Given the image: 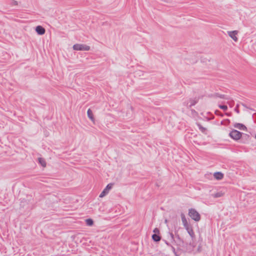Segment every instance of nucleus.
Masks as SVG:
<instances>
[{"label":"nucleus","mask_w":256,"mask_h":256,"mask_svg":"<svg viewBox=\"0 0 256 256\" xmlns=\"http://www.w3.org/2000/svg\"><path fill=\"white\" fill-rule=\"evenodd\" d=\"M189 216L194 220L198 222L200 219L199 213L194 208H190L188 210Z\"/></svg>","instance_id":"f257e3e1"},{"label":"nucleus","mask_w":256,"mask_h":256,"mask_svg":"<svg viewBox=\"0 0 256 256\" xmlns=\"http://www.w3.org/2000/svg\"><path fill=\"white\" fill-rule=\"evenodd\" d=\"M73 48L76 50L88 51L90 50V47L86 44H78L74 45Z\"/></svg>","instance_id":"f03ea898"},{"label":"nucleus","mask_w":256,"mask_h":256,"mask_svg":"<svg viewBox=\"0 0 256 256\" xmlns=\"http://www.w3.org/2000/svg\"><path fill=\"white\" fill-rule=\"evenodd\" d=\"M113 186V184L110 183L108 184L103 191L100 193L99 197L102 198L108 194L110 190L112 188Z\"/></svg>","instance_id":"7ed1b4c3"},{"label":"nucleus","mask_w":256,"mask_h":256,"mask_svg":"<svg viewBox=\"0 0 256 256\" xmlns=\"http://www.w3.org/2000/svg\"><path fill=\"white\" fill-rule=\"evenodd\" d=\"M230 136L234 140L240 139V132L237 130H232L229 134Z\"/></svg>","instance_id":"20e7f679"},{"label":"nucleus","mask_w":256,"mask_h":256,"mask_svg":"<svg viewBox=\"0 0 256 256\" xmlns=\"http://www.w3.org/2000/svg\"><path fill=\"white\" fill-rule=\"evenodd\" d=\"M228 36L234 41L238 40V32L237 30L230 31L228 32Z\"/></svg>","instance_id":"39448f33"},{"label":"nucleus","mask_w":256,"mask_h":256,"mask_svg":"<svg viewBox=\"0 0 256 256\" xmlns=\"http://www.w3.org/2000/svg\"><path fill=\"white\" fill-rule=\"evenodd\" d=\"M36 32L40 35L44 34L46 30L45 29L40 26H38L36 28Z\"/></svg>","instance_id":"423d86ee"},{"label":"nucleus","mask_w":256,"mask_h":256,"mask_svg":"<svg viewBox=\"0 0 256 256\" xmlns=\"http://www.w3.org/2000/svg\"><path fill=\"white\" fill-rule=\"evenodd\" d=\"M87 114H88V118L92 120V122L94 124L95 120H94V114H93L92 112V110L90 109V108L88 109V110L87 111Z\"/></svg>","instance_id":"0eeeda50"},{"label":"nucleus","mask_w":256,"mask_h":256,"mask_svg":"<svg viewBox=\"0 0 256 256\" xmlns=\"http://www.w3.org/2000/svg\"><path fill=\"white\" fill-rule=\"evenodd\" d=\"M214 178L216 180H220L224 178V174L221 172H216L214 174Z\"/></svg>","instance_id":"6e6552de"},{"label":"nucleus","mask_w":256,"mask_h":256,"mask_svg":"<svg viewBox=\"0 0 256 256\" xmlns=\"http://www.w3.org/2000/svg\"><path fill=\"white\" fill-rule=\"evenodd\" d=\"M185 228L186 230L188 232L190 235V236L192 238H194V233L193 231L192 228L189 226L188 227Z\"/></svg>","instance_id":"1a4fd4ad"},{"label":"nucleus","mask_w":256,"mask_h":256,"mask_svg":"<svg viewBox=\"0 0 256 256\" xmlns=\"http://www.w3.org/2000/svg\"><path fill=\"white\" fill-rule=\"evenodd\" d=\"M181 218H182V224H184V228L189 226V224L186 220V219L184 214H181Z\"/></svg>","instance_id":"9d476101"},{"label":"nucleus","mask_w":256,"mask_h":256,"mask_svg":"<svg viewBox=\"0 0 256 256\" xmlns=\"http://www.w3.org/2000/svg\"><path fill=\"white\" fill-rule=\"evenodd\" d=\"M249 138V135L245 134H242L241 132V140H242L243 142H247Z\"/></svg>","instance_id":"9b49d317"},{"label":"nucleus","mask_w":256,"mask_h":256,"mask_svg":"<svg viewBox=\"0 0 256 256\" xmlns=\"http://www.w3.org/2000/svg\"><path fill=\"white\" fill-rule=\"evenodd\" d=\"M152 238L155 242H159L161 238L160 236V234H153L152 236Z\"/></svg>","instance_id":"f8f14e48"},{"label":"nucleus","mask_w":256,"mask_h":256,"mask_svg":"<svg viewBox=\"0 0 256 256\" xmlns=\"http://www.w3.org/2000/svg\"><path fill=\"white\" fill-rule=\"evenodd\" d=\"M38 161L40 164L43 166L46 167V162L45 160L42 158H39Z\"/></svg>","instance_id":"ddd939ff"},{"label":"nucleus","mask_w":256,"mask_h":256,"mask_svg":"<svg viewBox=\"0 0 256 256\" xmlns=\"http://www.w3.org/2000/svg\"><path fill=\"white\" fill-rule=\"evenodd\" d=\"M86 224L88 226H92L94 224V222L92 219L88 218L86 220Z\"/></svg>","instance_id":"4468645a"},{"label":"nucleus","mask_w":256,"mask_h":256,"mask_svg":"<svg viewBox=\"0 0 256 256\" xmlns=\"http://www.w3.org/2000/svg\"><path fill=\"white\" fill-rule=\"evenodd\" d=\"M153 232L154 233V234H160V230L158 228H155L153 230Z\"/></svg>","instance_id":"2eb2a0df"},{"label":"nucleus","mask_w":256,"mask_h":256,"mask_svg":"<svg viewBox=\"0 0 256 256\" xmlns=\"http://www.w3.org/2000/svg\"><path fill=\"white\" fill-rule=\"evenodd\" d=\"M10 4L12 6H16L18 5V2L17 1H16V0H12Z\"/></svg>","instance_id":"dca6fc26"},{"label":"nucleus","mask_w":256,"mask_h":256,"mask_svg":"<svg viewBox=\"0 0 256 256\" xmlns=\"http://www.w3.org/2000/svg\"><path fill=\"white\" fill-rule=\"evenodd\" d=\"M199 128L200 130V131L202 132H204L206 130V128L202 126H199Z\"/></svg>","instance_id":"f3484780"},{"label":"nucleus","mask_w":256,"mask_h":256,"mask_svg":"<svg viewBox=\"0 0 256 256\" xmlns=\"http://www.w3.org/2000/svg\"><path fill=\"white\" fill-rule=\"evenodd\" d=\"M220 108L224 110H226L227 109V106H220Z\"/></svg>","instance_id":"a211bd4d"},{"label":"nucleus","mask_w":256,"mask_h":256,"mask_svg":"<svg viewBox=\"0 0 256 256\" xmlns=\"http://www.w3.org/2000/svg\"><path fill=\"white\" fill-rule=\"evenodd\" d=\"M241 130H245L246 129V128L243 124H241Z\"/></svg>","instance_id":"6ab92c4d"},{"label":"nucleus","mask_w":256,"mask_h":256,"mask_svg":"<svg viewBox=\"0 0 256 256\" xmlns=\"http://www.w3.org/2000/svg\"><path fill=\"white\" fill-rule=\"evenodd\" d=\"M234 127L236 128H240V125L239 124H234Z\"/></svg>","instance_id":"aec40b11"},{"label":"nucleus","mask_w":256,"mask_h":256,"mask_svg":"<svg viewBox=\"0 0 256 256\" xmlns=\"http://www.w3.org/2000/svg\"><path fill=\"white\" fill-rule=\"evenodd\" d=\"M243 192H242V191L240 192L241 195L242 194V193H243Z\"/></svg>","instance_id":"412c9836"},{"label":"nucleus","mask_w":256,"mask_h":256,"mask_svg":"<svg viewBox=\"0 0 256 256\" xmlns=\"http://www.w3.org/2000/svg\"><path fill=\"white\" fill-rule=\"evenodd\" d=\"M165 222H166H166H167V220H165Z\"/></svg>","instance_id":"4be33fe9"},{"label":"nucleus","mask_w":256,"mask_h":256,"mask_svg":"<svg viewBox=\"0 0 256 256\" xmlns=\"http://www.w3.org/2000/svg\"><path fill=\"white\" fill-rule=\"evenodd\" d=\"M254 138H256V134L255 135Z\"/></svg>","instance_id":"5701e85b"}]
</instances>
